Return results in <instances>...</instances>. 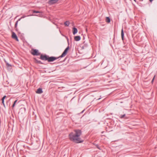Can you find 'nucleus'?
<instances>
[{
	"instance_id": "f257e3e1",
	"label": "nucleus",
	"mask_w": 157,
	"mask_h": 157,
	"mask_svg": "<svg viewBox=\"0 0 157 157\" xmlns=\"http://www.w3.org/2000/svg\"><path fill=\"white\" fill-rule=\"evenodd\" d=\"M75 133H71L69 135L70 140L75 143H78L83 142V140L81 139L80 136L81 134V132L80 130H75Z\"/></svg>"
},
{
	"instance_id": "f03ea898",
	"label": "nucleus",
	"mask_w": 157,
	"mask_h": 157,
	"mask_svg": "<svg viewBox=\"0 0 157 157\" xmlns=\"http://www.w3.org/2000/svg\"><path fill=\"white\" fill-rule=\"evenodd\" d=\"M31 53L34 56H39L40 54V53L39 52L38 50L36 49H32Z\"/></svg>"
},
{
	"instance_id": "7ed1b4c3",
	"label": "nucleus",
	"mask_w": 157,
	"mask_h": 157,
	"mask_svg": "<svg viewBox=\"0 0 157 157\" xmlns=\"http://www.w3.org/2000/svg\"><path fill=\"white\" fill-rule=\"evenodd\" d=\"M48 56H47L45 54H41L40 58L42 60L48 61Z\"/></svg>"
},
{
	"instance_id": "20e7f679",
	"label": "nucleus",
	"mask_w": 157,
	"mask_h": 157,
	"mask_svg": "<svg viewBox=\"0 0 157 157\" xmlns=\"http://www.w3.org/2000/svg\"><path fill=\"white\" fill-rule=\"evenodd\" d=\"M59 58V57L56 58L53 56L49 57L48 56V61L49 62H53Z\"/></svg>"
},
{
	"instance_id": "39448f33",
	"label": "nucleus",
	"mask_w": 157,
	"mask_h": 157,
	"mask_svg": "<svg viewBox=\"0 0 157 157\" xmlns=\"http://www.w3.org/2000/svg\"><path fill=\"white\" fill-rule=\"evenodd\" d=\"M69 49V47H68L66 48V49H65V50H64V52H63V53H62V55L61 56H59V57H63L65 56L67 54Z\"/></svg>"
},
{
	"instance_id": "423d86ee",
	"label": "nucleus",
	"mask_w": 157,
	"mask_h": 157,
	"mask_svg": "<svg viewBox=\"0 0 157 157\" xmlns=\"http://www.w3.org/2000/svg\"><path fill=\"white\" fill-rule=\"evenodd\" d=\"M12 37L13 39L16 40L17 41H19V40L18 38V37H17V35L13 32L12 33Z\"/></svg>"
},
{
	"instance_id": "0eeeda50",
	"label": "nucleus",
	"mask_w": 157,
	"mask_h": 157,
	"mask_svg": "<svg viewBox=\"0 0 157 157\" xmlns=\"http://www.w3.org/2000/svg\"><path fill=\"white\" fill-rule=\"evenodd\" d=\"M58 0H49L48 3L50 4H53L56 2Z\"/></svg>"
},
{
	"instance_id": "6e6552de",
	"label": "nucleus",
	"mask_w": 157,
	"mask_h": 157,
	"mask_svg": "<svg viewBox=\"0 0 157 157\" xmlns=\"http://www.w3.org/2000/svg\"><path fill=\"white\" fill-rule=\"evenodd\" d=\"M43 92L42 89L41 88L38 89L37 91H36V93L39 94H41Z\"/></svg>"
},
{
	"instance_id": "1a4fd4ad",
	"label": "nucleus",
	"mask_w": 157,
	"mask_h": 157,
	"mask_svg": "<svg viewBox=\"0 0 157 157\" xmlns=\"http://www.w3.org/2000/svg\"><path fill=\"white\" fill-rule=\"evenodd\" d=\"M78 32L77 29L75 28H73V33L74 35L75 34Z\"/></svg>"
},
{
	"instance_id": "9d476101",
	"label": "nucleus",
	"mask_w": 157,
	"mask_h": 157,
	"mask_svg": "<svg viewBox=\"0 0 157 157\" xmlns=\"http://www.w3.org/2000/svg\"><path fill=\"white\" fill-rule=\"evenodd\" d=\"M33 13H40V14L39 15H35L34 16H40L41 15V13L39 11H37L36 10H33Z\"/></svg>"
},
{
	"instance_id": "9b49d317",
	"label": "nucleus",
	"mask_w": 157,
	"mask_h": 157,
	"mask_svg": "<svg viewBox=\"0 0 157 157\" xmlns=\"http://www.w3.org/2000/svg\"><path fill=\"white\" fill-rule=\"evenodd\" d=\"M74 39L75 41H78L81 39V37L79 36H77L74 37Z\"/></svg>"
},
{
	"instance_id": "f8f14e48",
	"label": "nucleus",
	"mask_w": 157,
	"mask_h": 157,
	"mask_svg": "<svg viewBox=\"0 0 157 157\" xmlns=\"http://www.w3.org/2000/svg\"><path fill=\"white\" fill-rule=\"evenodd\" d=\"M34 59L36 61V62L37 63H40V64H43V63L41 62V61L40 60H37L36 59V58H35Z\"/></svg>"
},
{
	"instance_id": "ddd939ff",
	"label": "nucleus",
	"mask_w": 157,
	"mask_h": 157,
	"mask_svg": "<svg viewBox=\"0 0 157 157\" xmlns=\"http://www.w3.org/2000/svg\"><path fill=\"white\" fill-rule=\"evenodd\" d=\"M121 37H122V40H123L124 36V33L123 30V29H122L121 30Z\"/></svg>"
},
{
	"instance_id": "4468645a",
	"label": "nucleus",
	"mask_w": 157,
	"mask_h": 157,
	"mask_svg": "<svg viewBox=\"0 0 157 157\" xmlns=\"http://www.w3.org/2000/svg\"><path fill=\"white\" fill-rule=\"evenodd\" d=\"M106 21L107 22L109 23L110 21V18L109 17H106Z\"/></svg>"
},
{
	"instance_id": "2eb2a0df",
	"label": "nucleus",
	"mask_w": 157,
	"mask_h": 157,
	"mask_svg": "<svg viewBox=\"0 0 157 157\" xmlns=\"http://www.w3.org/2000/svg\"><path fill=\"white\" fill-rule=\"evenodd\" d=\"M64 24L65 25L68 26L69 25V22L68 21H66V22H65Z\"/></svg>"
},
{
	"instance_id": "dca6fc26",
	"label": "nucleus",
	"mask_w": 157,
	"mask_h": 157,
	"mask_svg": "<svg viewBox=\"0 0 157 157\" xmlns=\"http://www.w3.org/2000/svg\"><path fill=\"white\" fill-rule=\"evenodd\" d=\"M18 20L17 21L15 24V28H16L17 27V23H18Z\"/></svg>"
},
{
	"instance_id": "f3484780",
	"label": "nucleus",
	"mask_w": 157,
	"mask_h": 157,
	"mask_svg": "<svg viewBox=\"0 0 157 157\" xmlns=\"http://www.w3.org/2000/svg\"><path fill=\"white\" fill-rule=\"evenodd\" d=\"M6 96L5 95L4 96L2 99V101H4V99L5 98H6Z\"/></svg>"
},
{
	"instance_id": "a211bd4d",
	"label": "nucleus",
	"mask_w": 157,
	"mask_h": 157,
	"mask_svg": "<svg viewBox=\"0 0 157 157\" xmlns=\"http://www.w3.org/2000/svg\"><path fill=\"white\" fill-rule=\"evenodd\" d=\"M6 96L5 95L4 96L2 99V101H4V99L5 98H6Z\"/></svg>"
},
{
	"instance_id": "6ab92c4d",
	"label": "nucleus",
	"mask_w": 157,
	"mask_h": 157,
	"mask_svg": "<svg viewBox=\"0 0 157 157\" xmlns=\"http://www.w3.org/2000/svg\"><path fill=\"white\" fill-rule=\"evenodd\" d=\"M6 65L8 67L11 66V65L8 63H6Z\"/></svg>"
},
{
	"instance_id": "aec40b11",
	"label": "nucleus",
	"mask_w": 157,
	"mask_h": 157,
	"mask_svg": "<svg viewBox=\"0 0 157 157\" xmlns=\"http://www.w3.org/2000/svg\"><path fill=\"white\" fill-rule=\"evenodd\" d=\"M4 101H2V103L3 104L4 106L5 107V104H4Z\"/></svg>"
},
{
	"instance_id": "412c9836",
	"label": "nucleus",
	"mask_w": 157,
	"mask_h": 157,
	"mask_svg": "<svg viewBox=\"0 0 157 157\" xmlns=\"http://www.w3.org/2000/svg\"><path fill=\"white\" fill-rule=\"evenodd\" d=\"M125 116V115H121L120 117L121 118H123V117H124V116Z\"/></svg>"
},
{
	"instance_id": "4be33fe9",
	"label": "nucleus",
	"mask_w": 157,
	"mask_h": 157,
	"mask_svg": "<svg viewBox=\"0 0 157 157\" xmlns=\"http://www.w3.org/2000/svg\"><path fill=\"white\" fill-rule=\"evenodd\" d=\"M17 100H15V101H14V103H13V104H16V102H17Z\"/></svg>"
},
{
	"instance_id": "5701e85b",
	"label": "nucleus",
	"mask_w": 157,
	"mask_h": 157,
	"mask_svg": "<svg viewBox=\"0 0 157 157\" xmlns=\"http://www.w3.org/2000/svg\"><path fill=\"white\" fill-rule=\"evenodd\" d=\"M155 76H154V78H153V79H152V82L154 80V78H155Z\"/></svg>"
},
{
	"instance_id": "b1692460",
	"label": "nucleus",
	"mask_w": 157,
	"mask_h": 157,
	"mask_svg": "<svg viewBox=\"0 0 157 157\" xmlns=\"http://www.w3.org/2000/svg\"><path fill=\"white\" fill-rule=\"evenodd\" d=\"M15 104H13V105H12L13 107V108L14 106H15Z\"/></svg>"
},
{
	"instance_id": "393cba45",
	"label": "nucleus",
	"mask_w": 157,
	"mask_h": 157,
	"mask_svg": "<svg viewBox=\"0 0 157 157\" xmlns=\"http://www.w3.org/2000/svg\"><path fill=\"white\" fill-rule=\"evenodd\" d=\"M150 2H152L153 0H149Z\"/></svg>"
}]
</instances>
